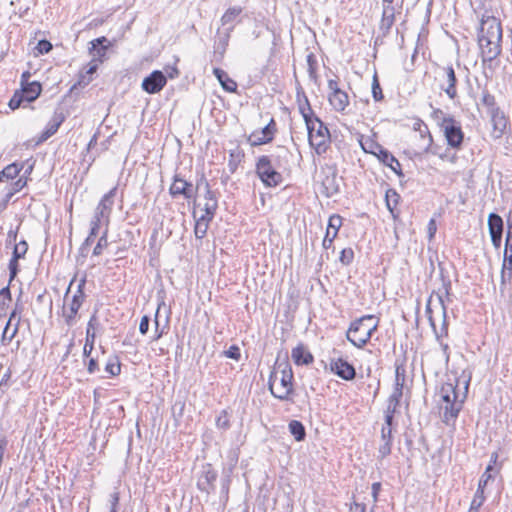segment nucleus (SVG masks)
I'll use <instances>...</instances> for the list:
<instances>
[{
    "instance_id": "obj_7",
    "label": "nucleus",
    "mask_w": 512,
    "mask_h": 512,
    "mask_svg": "<svg viewBox=\"0 0 512 512\" xmlns=\"http://www.w3.org/2000/svg\"><path fill=\"white\" fill-rule=\"evenodd\" d=\"M439 126L445 136L448 146L460 149L464 140V133L459 121L453 116H445L439 122Z\"/></svg>"
},
{
    "instance_id": "obj_21",
    "label": "nucleus",
    "mask_w": 512,
    "mask_h": 512,
    "mask_svg": "<svg viewBox=\"0 0 512 512\" xmlns=\"http://www.w3.org/2000/svg\"><path fill=\"white\" fill-rule=\"evenodd\" d=\"M413 129L419 133L421 140L424 142L423 152L436 154V151L432 148L433 137L428 126L421 119H417L413 124Z\"/></svg>"
},
{
    "instance_id": "obj_60",
    "label": "nucleus",
    "mask_w": 512,
    "mask_h": 512,
    "mask_svg": "<svg viewBox=\"0 0 512 512\" xmlns=\"http://www.w3.org/2000/svg\"><path fill=\"white\" fill-rule=\"evenodd\" d=\"M13 196H14L13 192H10V191L6 188L5 195H4V197L2 198V200L0 201V213L7 209L8 204H9V202H10V200L12 199V197H13Z\"/></svg>"
},
{
    "instance_id": "obj_58",
    "label": "nucleus",
    "mask_w": 512,
    "mask_h": 512,
    "mask_svg": "<svg viewBox=\"0 0 512 512\" xmlns=\"http://www.w3.org/2000/svg\"><path fill=\"white\" fill-rule=\"evenodd\" d=\"M119 492L115 491L112 494H110V511L109 512H118V505H119Z\"/></svg>"
},
{
    "instance_id": "obj_26",
    "label": "nucleus",
    "mask_w": 512,
    "mask_h": 512,
    "mask_svg": "<svg viewBox=\"0 0 512 512\" xmlns=\"http://www.w3.org/2000/svg\"><path fill=\"white\" fill-rule=\"evenodd\" d=\"M438 302L441 308V315H442V324L440 328L438 329L436 327V324L434 323V327H432L436 339L440 338H447L448 337V321H447V306L445 304V301L443 299L442 295H438Z\"/></svg>"
},
{
    "instance_id": "obj_16",
    "label": "nucleus",
    "mask_w": 512,
    "mask_h": 512,
    "mask_svg": "<svg viewBox=\"0 0 512 512\" xmlns=\"http://www.w3.org/2000/svg\"><path fill=\"white\" fill-rule=\"evenodd\" d=\"M169 193L173 198L183 196L185 199H191L193 197V185L191 182L186 181L180 177V175L176 174L173 177Z\"/></svg>"
},
{
    "instance_id": "obj_14",
    "label": "nucleus",
    "mask_w": 512,
    "mask_h": 512,
    "mask_svg": "<svg viewBox=\"0 0 512 512\" xmlns=\"http://www.w3.org/2000/svg\"><path fill=\"white\" fill-rule=\"evenodd\" d=\"M166 83L167 79L164 74L159 70H155L143 80L142 89L149 94H155L160 92Z\"/></svg>"
},
{
    "instance_id": "obj_55",
    "label": "nucleus",
    "mask_w": 512,
    "mask_h": 512,
    "mask_svg": "<svg viewBox=\"0 0 512 512\" xmlns=\"http://www.w3.org/2000/svg\"><path fill=\"white\" fill-rule=\"evenodd\" d=\"M354 259V252L351 248H345L341 251L340 254V261L345 264L349 265Z\"/></svg>"
},
{
    "instance_id": "obj_38",
    "label": "nucleus",
    "mask_w": 512,
    "mask_h": 512,
    "mask_svg": "<svg viewBox=\"0 0 512 512\" xmlns=\"http://www.w3.org/2000/svg\"><path fill=\"white\" fill-rule=\"evenodd\" d=\"M211 221L212 219L202 215L196 220L194 228L196 238L202 239L205 237Z\"/></svg>"
},
{
    "instance_id": "obj_36",
    "label": "nucleus",
    "mask_w": 512,
    "mask_h": 512,
    "mask_svg": "<svg viewBox=\"0 0 512 512\" xmlns=\"http://www.w3.org/2000/svg\"><path fill=\"white\" fill-rule=\"evenodd\" d=\"M24 167V164L21 163H12V164H9L7 165L1 172H0V176H1V181L3 180V178H6L7 180H13L15 179L16 177H18V175L20 174V172L22 171Z\"/></svg>"
},
{
    "instance_id": "obj_9",
    "label": "nucleus",
    "mask_w": 512,
    "mask_h": 512,
    "mask_svg": "<svg viewBox=\"0 0 512 512\" xmlns=\"http://www.w3.org/2000/svg\"><path fill=\"white\" fill-rule=\"evenodd\" d=\"M328 89L330 105L336 112L344 113L350 102L348 94L340 89L338 81L335 79L328 80Z\"/></svg>"
},
{
    "instance_id": "obj_63",
    "label": "nucleus",
    "mask_w": 512,
    "mask_h": 512,
    "mask_svg": "<svg viewBox=\"0 0 512 512\" xmlns=\"http://www.w3.org/2000/svg\"><path fill=\"white\" fill-rule=\"evenodd\" d=\"M381 434H382V439L385 441V446H389L390 440L392 437V428L383 426Z\"/></svg>"
},
{
    "instance_id": "obj_10",
    "label": "nucleus",
    "mask_w": 512,
    "mask_h": 512,
    "mask_svg": "<svg viewBox=\"0 0 512 512\" xmlns=\"http://www.w3.org/2000/svg\"><path fill=\"white\" fill-rule=\"evenodd\" d=\"M441 73V82L440 88L449 99L453 100L457 97V78L455 75V70L452 65L440 67Z\"/></svg>"
},
{
    "instance_id": "obj_11",
    "label": "nucleus",
    "mask_w": 512,
    "mask_h": 512,
    "mask_svg": "<svg viewBox=\"0 0 512 512\" xmlns=\"http://www.w3.org/2000/svg\"><path fill=\"white\" fill-rule=\"evenodd\" d=\"M275 132L276 124L274 119H271L264 128L252 132L248 137V142L251 144V146L267 144L273 140Z\"/></svg>"
},
{
    "instance_id": "obj_8",
    "label": "nucleus",
    "mask_w": 512,
    "mask_h": 512,
    "mask_svg": "<svg viewBox=\"0 0 512 512\" xmlns=\"http://www.w3.org/2000/svg\"><path fill=\"white\" fill-rule=\"evenodd\" d=\"M85 284V280H83L79 285L75 293L73 294L71 300L68 302V299H65V304L62 310V316L65 320V323L68 326H72L76 322V316L80 307L83 304L85 299V294L83 292V287Z\"/></svg>"
},
{
    "instance_id": "obj_20",
    "label": "nucleus",
    "mask_w": 512,
    "mask_h": 512,
    "mask_svg": "<svg viewBox=\"0 0 512 512\" xmlns=\"http://www.w3.org/2000/svg\"><path fill=\"white\" fill-rule=\"evenodd\" d=\"M242 12L243 8L241 6L229 7L220 18L221 25L224 29L233 31L236 24L241 21L240 16Z\"/></svg>"
},
{
    "instance_id": "obj_31",
    "label": "nucleus",
    "mask_w": 512,
    "mask_h": 512,
    "mask_svg": "<svg viewBox=\"0 0 512 512\" xmlns=\"http://www.w3.org/2000/svg\"><path fill=\"white\" fill-rule=\"evenodd\" d=\"M378 159L398 176H403L400 162L388 150L384 149Z\"/></svg>"
},
{
    "instance_id": "obj_24",
    "label": "nucleus",
    "mask_w": 512,
    "mask_h": 512,
    "mask_svg": "<svg viewBox=\"0 0 512 512\" xmlns=\"http://www.w3.org/2000/svg\"><path fill=\"white\" fill-rule=\"evenodd\" d=\"M395 15L396 9L394 6L383 7L382 17L379 24V30L383 36H386L390 33V30L395 23Z\"/></svg>"
},
{
    "instance_id": "obj_5",
    "label": "nucleus",
    "mask_w": 512,
    "mask_h": 512,
    "mask_svg": "<svg viewBox=\"0 0 512 512\" xmlns=\"http://www.w3.org/2000/svg\"><path fill=\"white\" fill-rule=\"evenodd\" d=\"M308 132V142L317 155L327 152L331 144L330 132L327 126L318 118L307 119L305 122Z\"/></svg>"
},
{
    "instance_id": "obj_53",
    "label": "nucleus",
    "mask_w": 512,
    "mask_h": 512,
    "mask_svg": "<svg viewBox=\"0 0 512 512\" xmlns=\"http://www.w3.org/2000/svg\"><path fill=\"white\" fill-rule=\"evenodd\" d=\"M492 470V465L489 464L479 480L477 489H482L484 491V487L487 485V482L493 477L490 473Z\"/></svg>"
},
{
    "instance_id": "obj_2",
    "label": "nucleus",
    "mask_w": 512,
    "mask_h": 512,
    "mask_svg": "<svg viewBox=\"0 0 512 512\" xmlns=\"http://www.w3.org/2000/svg\"><path fill=\"white\" fill-rule=\"evenodd\" d=\"M502 26L494 16H483L478 31V45L483 66L495 69V60L502 52Z\"/></svg>"
},
{
    "instance_id": "obj_64",
    "label": "nucleus",
    "mask_w": 512,
    "mask_h": 512,
    "mask_svg": "<svg viewBox=\"0 0 512 512\" xmlns=\"http://www.w3.org/2000/svg\"><path fill=\"white\" fill-rule=\"evenodd\" d=\"M504 251H507V254H512V230H511V227H509L507 234H506L505 250Z\"/></svg>"
},
{
    "instance_id": "obj_13",
    "label": "nucleus",
    "mask_w": 512,
    "mask_h": 512,
    "mask_svg": "<svg viewBox=\"0 0 512 512\" xmlns=\"http://www.w3.org/2000/svg\"><path fill=\"white\" fill-rule=\"evenodd\" d=\"M28 250V244L25 240H21L18 243L14 244V249L12 253V258L9 261L8 268H9V283L13 281V279L16 277L18 271H19V259H22L25 257Z\"/></svg>"
},
{
    "instance_id": "obj_6",
    "label": "nucleus",
    "mask_w": 512,
    "mask_h": 512,
    "mask_svg": "<svg viewBox=\"0 0 512 512\" xmlns=\"http://www.w3.org/2000/svg\"><path fill=\"white\" fill-rule=\"evenodd\" d=\"M255 172L266 187H276L283 181V177L272 165L269 156L258 157L255 164Z\"/></svg>"
},
{
    "instance_id": "obj_43",
    "label": "nucleus",
    "mask_w": 512,
    "mask_h": 512,
    "mask_svg": "<svg viewBox=\"0 0 512 512\" xmlns=\"http://www.w3.org/2000/svg\"><path fill=\"white\" fill-rule=\"evenodd\" d=\"M232 31L224 29L222 32L218 30V40L216 42V48L224 53L228 47L230 36Z\"/></svg>"
},
{
    "instance_id": "obj_41",
    "label": "nucleus",
    "mask_w": 512,
    "mask_h": 512,
    "mask_svg": "<svg viewBox=\"0 0 512 512\" xmlns=\"http://www.w3.org/2000/svg\"><path fill=\"white\" fill-rule=\"evenodd\" d=\"M290 433L294 436V438L298 441L304 439L305 437V428L300 421L292 420L289 423Z\"/></svg>"
},
{
    "instance_id": "obj_29",
    "label": "nucleus",
    "mask_w": 512,
    "mask_h": 512,
    "mask_svg": "<svg viewBox=\"0 0 512 512\" xmlns=\"http://www.w3.org/2000/svg\"><path fill=\"white\" fill-rule=\"evenodd\" d=\"M42 91L41 84L37 81L26 83L19 92L23 95L25 102L30 103L38 98Z\"/></svg>"
},
{
    "instance_id": "obj_28",
    "label": "nucleus",
    "mask_w": 512,
    "mask_h": 512,
    "mask_svg": "<svg viewBox=\"0 0 512 512\" xmlns=\"http://www.w3.org/2000/svg\"><path fill=\"white\" fill-rule=\"evenodd\" d=\"M214 76L218 79L220 82L222 88L230 93L236 92L237 90V83L229 77L226 71H224L221 68H214L213 69Z\"/></svg>"
},
{
    "instance_id": "obj_47",
    "label": "nucleus",
    "mask_w": 512,
    "mask_h": 512,
    "mask_svg": "<svg viewBox=\"0 0 512 512\" xmlns=\"http://www.w3.org/2000/svg\"><path fill=\"white\" fill-rule=\"evenodd\" d=\"M105 371L111 376H117L121 372V365L117 358L110 359L105 366Z\"/></svg>"
},
{
    "instance_id": "obj_61",
    "label": "nucleus",
    "mask_w": 512,
    "mask_h": 512,
    "mask_svg": "<svg viewBox=\"0 0 512 512\" xmlns=\"http://www.w3.org/2000/svg\"><path fill=\"white\" fill-rule=\"evenodd\" d=\"M37 49L41 54H46L51 51L52 44L47 40H40L37 44Z\"/></svg>"
},
{
    "instance_id": "obj_23",
    "label": "nucleus",
    "mask_w": 512,
    "mask_h": 512,
    "mask_svg": "<svg viewBox=\"0 0 512 512\" xmlns=\"http://www.w3.org/2000/svg\"><path fill=\"white\" fill-rule=\"evenodd\" d=\"M291 358L293 362L298 366L309 365L314 361L312 353L303 343H299L292 349Z\"/></svg>"
},
{
    "instance_id": "obj_12",
    "label": "nucleus",
    "mask_w": 512,
    "mask_h": 512,
    "mask_svg": "<svg viewBox=\"0 0 512 512\" xmlns=\"http://www.w3.org/2000/svg\"><path fill=\"white\" fill-rule=\"evenodd\" d=\"M217 479V472L213 469L211 464H205L202 467L201 475L197 481V487L207 493L210 494L215 489V481Z\"/></svg>"
},
{
    "instance_id": "obj_51",
    "label": "nucleus",
    "mask_w": 512,
    "mask_h": 512,
    "mask_svg": "<svg viewBox=\"0 0 512 512\" xmlns=\"http://www.w3.org/2000/svg\"><path fill=\"white\" fill-rule=\"evenodd\" d=\"M26 184H27V177H20L18 180L9 183V185L7 186V189L10 192H13V194L15 195L17 192L22 190L26 186Z\"/></svg>"
},
{
    "instance_id": "obj_48",
    "label": "nucleus",
    "mask_w": 512,
    "mask_h": 512,
    "mask_svg": "<svg viewBox=\"0 0 512 512\" xmlns=\"http://www.w3.org/2000/svg\"><path fill=\"white\" fill-rule=\"evenodd\" d=\"M307 65L310 78L315 80L317 77V59L314 54L307 55Z\"/></svg>"
},
{
    "instance_id": "obj_25",
    "label": "nucleus",
    "mask_w": 512,
    "mask_h": 512,
    "mask_svg": "<svg viewBox=\"0 0 512 512\" xmlns=\"http://www.w3.org/2000/svg\"><path fill=\"white\" fill-rule=\"evenodd\" d=\"M296 101H297L298 110H299L300 114L302 115L305 122H307V119H313V118L317 117L314 114V112L311 108L310 102L303 90H301V89L297 90Z\"/></svg>"
},
{
    "instance_id": "obj_49",
    "label": "nucleus",
    "mask_w": 512,
    "mask_h": 512,
    "mask_svg": "<svg viewBox=\"0 0 512 512\" xmlns=\"http://www.w3.org/2000/svg\"><path fill=\"white\" fill-rule=\"evenodd\" d=\"M92 219L104 223V229H108L110 217L104 211L100 210L97 206L95 208Z\"/></svg>"
},
{
    "instance_id": "obj_42",
    "label": "nucleus",
    "mask_w": 512,
    "mask_h": 512,
    "mask_svg": "<svg viewBox=\"0 0 512 512\" xmlns=\"http://www.w3.org/2000/svg\"><path fill=\"white\" fill-rule=\"evenodd\" d=\"M403 395V388L402 387H394L392 394L388 398V404L387 408L397 410L400 400Z\"/></svg>"
},
{
    "instance_id": "obj_44",
    "label": "nucleus",
    "mask_w": 512,
    "mask_h": 512,
    "mask_svg": "<svg viewBox=\"0 0 512 512\" xmlns=\"http://www.w3.org/2000/svg\"><path fill=\"white\" fill-rule=\"evenodd\" d=\"M216 427L220 430H228L230 428V414L227 410H222L216 417Z\"/></svg>"
},
{
    "instance_id": "obj_19",
    "label": "nucleus",
    "mask_w": 512,
    "mask_h": 512,
    "mask_svg": "<svg viewBox=\"0 0 512 512\" xmlns=\"http://www.w3.org/2000/svg\"><path fill=\"white\" fill-rule=\"evenodd\" d=\"M64 120H65V115H64L62 109L55 110L53 113V116L47 123L45 129L42 131V133L40 135L39 142L46 141L52 135H54L58 131L59 127L64 122Z\"/></svg>"
},
{
    "instance_id": "obj_1",
    "label": "nucleus",
    "mask_w": 512,
    "mask_h": 512,
    "mask_svg": "<svg viewBox=\"0 0 512 512\" xmlns=\"http://www.w3.org/2000/svg\"><path fill=\"white\" fill-rule=\"evenodd\" d=\"M470 378L448 375L435 393V402L442 421L455 424L467 398Z\"/></svg>"
},
{
    "instance_id": "obj_27",
    "label": "nucleus",
    "mask_w": 512,
    "mask_h": 512,
    "mask_svg": "<svg viewBox=\"0 0 512 512\" xmlns=\"http://www.w3.org/2000/svg\"><path fill=\"white\" fill-rule=\"evenodd\" d=\"M96 322H97V319L93 315L90 318L88 325H87L85 345L83 348V355L85 357H89L94 348V342H95V338H96L94 329H95Z\"/></svg>"
},
{
    "instance_id": "obj_32",
    "label": "nucleus",
    "mask_w": 512,
    "mask_h": 512,
    "mask_svg": "<svg viewBox=\"0 0 512 512\" xmlns=\"http://www.w3.org/2000/svg\"><path fill=\"white\" fill-rule=\"evenodd\" d=\"M16 316V310H14L10 317H9V320L8 322L6 323V326L3 330V333H2V337H1V342L3 345H9L11 343V341L14 339V337L16 336L17 332H18V323L15 324L14 328L11 330L10 329V326H11V323H12V320L13 318Z\"/></svg>"
},
{
    "instance_id": "obj_46",
    "label": "nucleus",
    "mask_w": 512,
    "mask_h": 512,
    "mask_svg": "<svg viewBox=\"0 0 512 512\" xmlns=\"http://www.w3.org/2000/svg\"><path fill=\"white\" fill-rule=\"evenodd\" d=\"M107 237H108V229H104L96 246L94 247L93 255H95V256L100 255L102 253L103 249H105L107 247V245H108Z\"/></svg>"
},
{
    "instance_id": "obj_15",
    "label": "nucleus",
    "mask_w": 512,
    "mask_h": 512,
    "mask_svg": "<svg viewBox=\"0 0 512 512\" xmlns=\"http://www.w3.org/2000/svg\"><path fill=\"white\" fill-rule=\"evenodd\" d=\"M330 369L334 374L346 381L354 379L356 375L353 365L341 357L330 361Z\"/></svg>"
},
{
    "instance_id": "obj_35",
    "label": "nucleus",
    "mask_w": 512,
    "mask_h": 512,
    "mask_svg": "<svg viewBox=\"0 0 512 512\" xmlns=\"http://www.w3.org/2000/svg\"><path fill=\"white\" fill-rule=\"evenodd\" d=\"M360 145L366 153L373 154L379 158V154L383 152L384 148L375 142L372 138L366 137L360 140Z\"/></svg>"
},
{
    "instance_id": "obj_56",
    "label": "nucleus",
    "mask_w": 512,
    "mask_h": 512,
    "mask_svg": "<svg viewBox=\"0 0 512 512\" xmlns=\"http://www.w3.org/2000/svg\"><path fill=\"white\" fill-rule=\"evenodd\" d=\"M24 101H25V99L23 98V95H21L18 91H16L9 101V107L12 110H15V109L19 108Z\"/></svg>"
},
{
    "instance_id": "obj_30",
    "label": "nucleus",
    "mask_w": 512,
    "mask_h": 512,
    "mask_svg": "<svg viewBox=\"0 0 512 512\" xmlns=\"http://www.w3.org/2000/svg\"><path fill=\"white\" fill-rule=\"evenodd\" d=\"M117 193V186L113 187L106 194L102 196L97 207L104 211L109 217H111L112 209L114 206V198Z\"/></svg>"
},
{
    "instance_id": "obj_4",
    "label": "nucleus",
    "mask_w": 512,
    "mask_h": 512,
    "mask_svg": "<svg viewBox=\"0 0 512 512\" xmlns=\"http://www.w3.org/2000/svg\"><path fill=\"white\" fill-rule=\"evenodd\" d=\"M379 319L374 315H364L350 323L346 332L347 340L356 348L362 349L377 331Z\"/></svg>"
},
{
    "instance_id": "obj_37",
    "label": "nucleus",
    "mask_w": 512,
    "mask_h": 512,
    "mask_svg": "<svg viewBox=\"0 0 512 512\" xmlns=\"http://www.w3.org/2000/svg\"><path fill=\"white\" fill-rule=\"evenodd\" d=\"M386 205L388 210L391 212L394 218L397 217L398 213L395 212L397 205L399 204L400 195L394 189H388L385 195Z\"/></svg>"
},
{
    "instance_id": "obj_59",
    "label": "nucleus",
    "mask_w": 512,
    "mask_h": 512,
    "mask_svg": "<svg viewBox=\"0 0 512 512\" xmlns=\"http://www.w3.org/2000/svg\"><path fill=\"white\" fill-rule=\"evenodd\" d=\"M102 227H104V223L91 219L89 231L90 236H97L100 233V229Z\"/></svg>"
},
{
    "instance_id": "obj_34",
    "label": "nucleus",
    "mask_w": 512,
    "mask_h": 512,
    "mask_svg": "<svg viewBox=\"0 0 512 512\" xmlns=\"http://www.w3.org/2000/svg\"><path fill=\"white\" fill-rule=\"evenodd\" d=\"M105 42H107V38L104 36L94 39L90 42V50L93 53V56L99 60H101L106 55L107 46L104 45Z\"/></svg>"
},
{
    "instance_id": "obj_39",
    "label": "nucleus",
    "mask_w": 512,
    "mask_h": 512,
    "mask_svg": "<svg viewBox=\"0 0 512 512\" xmlns=\"http://www.w3.org/2000/svg\"><path fill=\"white\" fill-rule=\"evenodd\" d=\"M488 228L490 234L503 233V219L496 213L488 216Z\"/></svg>"
},
{
    "instance_id": "obj_57",
    "label": "nucleus",
    "mask_w": 512,
    "mask_h": 512,
    "mask_svg": "<svg viewBox=\"0 0 512 512\" xmlns=\"http://www.w3.org/2000/svg\"><path fill=\"white\" fill-rule=\"evenodd\" d=\"M445 338H440V339H436L437 342L439 343L440 347H441V350L443 352V356H444V359H445V362L446 364H448L449 360H450V347L448 345V343H446L444 341Z\"/></svg>"
},
{
    "instance_id": "obj_52",
    "label": "nucleus",
    "mask_w": 512,
    "mask_h": 512,
    "mask_svg": "<svg viewBox=\"0 0 512 512\" xmlns=\"http://www.w3.org/2000/svg\"><path fill=\"white\" fill-rule=\"evenodd\" d=\"M372 95L375 101H380L383 99L382 89L380 87L377 75L375 74L373 77L372 83Z\"/></svg>"
},
{
    "instance_id": "obj_54",
    "label": "nucleus",
    "mask_w": 512,
    "mask_h": 512,
    "mask_svg": "<svg viewBox=\"0 0 512 512\" xmlns=\"http://www.w3.org/2000/svg\"><path fill=\"white\" fill-rule=\"evenodd\" d=\"M484 501V491L482 489H477L470 506L480 509Z\"/></svg>"
},
{
    "instance_id": "obj_22",
    "label": "nucleus",
    "mask_w": 512,
    "mask_h": 512,
    "mask_svg": "<svg viewBox=\"0 0 512 512\" xmlns=\"http://www.w3.org/2000/svg\"><path fill=\"white\" fill-rule=\"evenodd\" d=\"M204 201V214H202V216L213 219L218 209V198L216 192L210 189L209 184L206 185Z\"/></svg>"
},
{
    "instance_id": "obj_17",
    "label": "nucleus",
    "mask_w": 512,
    "mask_h": 512,
    "mask_svg": "<svg viewBox=\"0 0 512 512\" xmlns=\"http://www.w3.org/2000/svg\"><path fill=\"white\" fill-rule=\"evenodd\" d=\"M341 226L342 217L340 215L333 214L329 217L326 234L322 242L324 249H329L332 246Z\"/></svg>"
},
{
    "instance_id": "obj_3",
    "label": "nucleus",
    "mask_w": 512,
    "mask_h": 512,
    "mask_svg": "<svg viewBox=\"0 0 512 512\" xmlns=\"http://www.w3.org/2000/svg\"><path fill=\"white\" fill-rule=\"evenodd\" d=\"M293 379V371L288 362L276 363L268 380L271 394L281 401L292 400L294 395Z\"/></svg>"
},
{
    "instance_id": "obj_50",
    "label": "nucleus",
    "mask_w": 512,
    "mask_h": 512,
    "mask_svg": "<svg viewBox=\"0 0 512 512\" xmlns=\"http://www.w3.org/2000/svg\"><path fill=\"white\" fill-rule=\"evenodd\" d=\"M404 381H405V367L403 365H396L394 387H402L403 388Z\"/></svg>"
},
{
    "instance_id": "obj_62",
    "label": "nucleus",
    "mask_w": 512,
    "mask_h": 512,
    "mask_svg": "<svg viewBox=\"0 0 512 512\" xmlns=\"http://www.w3.org/2000/svg\"><path fill=\"white\" fill-rule=\"evenodd\" d=\"M149 322L150 318L147 315H144L141 318L140 324H139V331L141 334L145 335L149 330Z\"/></svg>"
},
{
    "instance_id": "obj_33",
    "label": "nucleus",
    "mask_w": 512,
    "mask_h": 512,
    "mask_svg": "<svg viewBox=\"0 0 512 512\" xmlns=\"http://www.w3.org/2000/svg\"><path fill=\"white\" fill-rule=\"evenodd\" d=\"M243 159L244 152L240 148H235L229 151L228 169L231 174L236 172Z\"/></svg>"
},
{
    "instance_id": "obj_45",
    "label": "nucleus",
    "mask_w": 512,
    "mask_h": 512,
    "mask_svg": "<svg viewBox=\"0 0 512 512\" xmlns=\"http://www.w3.org/2000/svg\"><path fill=\"white\" fill-rule=\"evenodd\" d=\"M11 301L12 297L8 285L0 290V315L5 312V309L8 307Z\"/></svg>"
},
{
    "instance_id": "obj_40",
    "label": "nucleus",
    "mask_w": 512,
    "mask_h": 512,
    "mask_svg": "<svg viewBox=\"0 0 512 512\" xmlns=\"http://www.w3.org/2000/svg\"><path fill=\"white\" fill-rule=\"evenodd\" d=\"M481 103L487 108L488 114L493 112L494 109H499L495 96L492 95L487 88L482 89Z\"/></svg>"
},
{
    "instance_id": "obj_18",
    "label": "nucleus",
    "mask_w": 512,
    "mask_h": 512,
    "mask_svg": "<svg viewBox=\"0 0 512 512\" xmlns=\"http://www.w3.org/2000/svg\"><path fill=\"white\" fill-rule=\"evenodd\" d=\"M491 123H492V137L494 139H499L503 136L507 125L508 119L504 115V113L499 109H494L493 112L489 113Z\"/></svg>"
}]
</instances>
